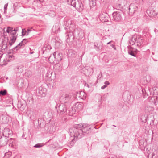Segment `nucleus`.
<instances>
[{
	"label": "nucleus",
	"instance_id": "nucleus-46",
	"mask_svg": "<svg viewBox=\"0 0 158 158\" xmlns=\"http://www.w3.org/2000/svg\"><path fill=\"white\" fill-rule=\"evenodd\" d=\"M3 122V123H5V122Z\"/></svg>",
	"mask_w": 158,
	"mask_h": 158
},
{
	"label": "nucleus",
	"instance_id": "nucleus-16",
	"mask_svg": "<svg viewBox=\"0 0 158 158\" xmlns=\"http://www.w3.org/2000/svg\"><path fill=\"white\" fill-rule=\"evenodd\" d=\"M105 15L104 14H102L100 15L99 16V18L101 20L102 22H106L107 19H106V17H105Z\"/></svg>",
	"mask_w": 158,
	"mask_h": 158
},
{
	"label": "nucleus",
	"instance_id": "nucleus-28",
	"mask_svg": "<svg viewBox=\"0 0 158 158\" xmlns=\"http://www.w3.org/2000/svg\"><path fill=\"white\" fill-rule=\"evenodd\" d=\"M8 3H6V4H5L4 6V12L5 13L6 12V10H7V6H8Z\"/></svg>",
	"mask_w": 158,
	"mask_h": 158
},
{
	"label": "nucleus",
	"instance_id": "nucleus-19",
	"mask_svg": "<svg viewBox=\"0 0 158 158\" xmlns=\"http://www.w3.org/2000/svg\"><path fill=\"white\" fill-rule=\"evenodd\" d=\"M128 53L129 54L134 57H136V53H135L134 51L131 50L128 51Z\"/></svg>",
	"mask_w": 158,
	"mask_h": 158
},
{
	"label": "nucleus",
	"instance_id": "nucleus-2",
	"mask_svg": "<svg viewBox=\"0 0 158 158\" xmlns=\"http://www.w3.org/2000/svg\"><path fill=\"white\" fill-rule=\"evenodd\" d=\"M18 31V27L14 28L10 27H7L6 31L8 33H10V40L9 42V44L10 46H12L15 42L18 35V34H17V33Z\"/></svg>",
	"mask_w": 158,
	"mask_h": 158
},
{
	"label": "nucleus",
	"instance_id": "nucleus-14",
	"mask_svg": "<svg viewBox=\"0 0 158 158\" xmlns=\"http://www.w3.org/2000/svg\"><path fill=\"white\" fill-rule=\"evenodd\" d=\"M8 143H9V146L12 148H14L15 145V140L14 139L11 138L10 139H8Z\"/></svg>",
	"mask_w": 158,
	"mask_h": 158
},
{
	"label": "nucleus",
	"instance_id": "nucleus-13",
	"mask_svg": "<svg viewBox=\"0 0 158 158\" xmlns=\"http://www.w3.org/2000/svg\"><path fill=\"white\" fill-rule=\"evenodd\" d=\"M149 99L150 102L153 103L156 106L158 102V97L154 96L149 97Z\"/></svg>",
	"mask_w": 158,
	"mask_h": 158
},
{
	"label": "nucleus",
	"instance_id": "nucleus-42",
	"mask_svg": "<svg viewBox=\"0 0 158 158\" xmlns=\"http://www.w3.org/2000/svg\"><path fill=\"white\" fill-rule=\"evenodd\" d=\"M87 86L88 87H89V85H87Z\"/></svg>",
	"mask_w": 158,
	"mask_h": 158
},
{
	"label": "nucleus",
	"instance_id": "nucleus-12",
	"mask_svg": "<svg viewBox=\"0 0 158 158\" xmlns=\"http://www.w3.org/2000/svg\"><path fill=\"white\" fill-rule=\"evenodd\" d=\"M12 133V131H10L9 129L6 127L3 130V136L8 138L10 135H11Z\"/></svg>",
	"mask_w": 158,
	"mask_h": 158
},
{
	"label": "nucleus",
	"instance_id": "nucleus-29",
	"mask_svg": "<svg viewBox=\"0 0 158 158\" xmlns=\"http://www.w3.org/2000/svg\"><path fill=\"white\" fill-rule=\"evenodd\" d=\"M155 155L154 153L152 154L151 155L149 154L148 156V158H153V157Z\"/></svg>",
	"mask_w": 158,
	"mask_h": 158
},
{
	"label": "nucleus",
	"instance_id": "nucleus-37",
	"mask_svg": "<svg viewBox=\"0 0 158 158\" xmlns=\"http://www.w3.org/2000/svg\"><path fill=\"white\" fill-rule=\"evenodd\" d=\"M38 1H39L40 2H42L43 0H34V1L35 2H37Z\"/></svg>",
	"mask_w": 158,
	"mask_h": 158
},
{
	"label": "nucleus",
	"instance_id": "nucleus-5",
	"mask_svg": "<svg viewBox=\"0 0 158 158\" xmlns=\"http://www.w3.org/2000/svg\"><path fill=\"white\" fill-rule=\"evenodd\" d=\"M71 5L76 9L82 10L83 5L81 1L78 0H72L71 1Z\"/></svg>",
	"mask_w": 158,
	"mask_h": 158
},
{
	"label": "nucleus",
	"instance_id": "nucleus-40",
	"mask_svg": "<svg viewBox=\"0 0 158 158\" xmlns=\"http://www.w3.org/2000/svg\"><path fill=\"white\" fill-rule=\"evenodd\" d=\"M0 19H1V21L0 22V23H2V19L1 18V15L0 14Z\"/></svg>",
	"mask_w": 158,
	"mask_h": 158
},
{
	"label": "nucleus",
	"instance_id": "nucleus-17",
	"mask_svg": "<svg viewBox=\"0 0 158 158\" xmlns=\"http://www.w3.org/2000/svg\"><path fill=\"white\" fill-rule=\"evenodd\" d=\"M52 49V47L51 46L48 44H45L44 47L43 48V50H47V49L48 50H50Z\"/></svg>",
	"mask_w": 158,
	"mask_h": 158
},
{
	"label": "nucleus",
	"instance_id": "nucleus-8",
	"mask_svg": "<svg viewBox=\"0 0 158 158\" xmlns=\"http://www.w3.org/2000/svg\"><path fill=\"white\" fill-rule=\"evenodd\" d=\"M27 39H24L21 41L17 45L13 48L14 52H16L18 50L21 48H23L25 45L28 42Z\"/></svg>",
	"mask_w": 158,
	"mask_h": 158
},
{
	"label": "nucleus",
	"instance_id": "nucleus-41",
	"mask_svg": "<svg viewBox=\"0 0 158 158\" xmlns=\"http://www.w3.org/2000/svg\"><path fill=\"white\" fill-rule=\"evenodd\" d=\"M69 36V34H68L67 35V36H68L67 39H68V38Z\"/></svg>",
	"mask_w": 158,
	"mask_h": 158
},
{
	"label": "nucleus",
	"instance_id": "nucleus-7",
	"mask_svg": "<svg viewBox=\"0 0 158 158\" xmlns=\"http://www.w3.org/2000/svg\"><path fill=\"white\" fill-rule=\"evenodd\" d=\"M55 107L57 109V113L59 114H63L67 111L65 105L62 103L58 106V108L57 106Z\"/></svg>",
	"mask_w": 158,
	"mask_h": 158
},
{
	"label": "nucleus",
	"instance_id": "nucleus-21",
	"mask_svg": "<svg viewBox=\"0 0 158 158\" xmlns=\"http://www.w3.org/2000/svg\"><path fill=\"white\" fill-rule=\"evenodd\" d=\"M44 128L45 130H46V131L45 132V133H51V132L50 131V130L49 129H50V127H49L48 126H45L44 127Z\"/></svg>",
	"mask_w": 158,
	"mask_h": 158
},
{
	"label": "nucleus",
	"instance_id": "nucleus-24",
	"mask_svg": "<svg viewBox=\"0 0 158 158\" xmlns=\"http://www.w3.org/2000/svg\"><path fill=\"white\" fill-rule=\"evenodd\" d=\"M27 31H26L25 29H22V34L23 36H24L26 34Z\"/></svg>",
	"mask_w": 158,
	"mask_h": 158
},
{
	"label": "nucleus",
	"instance_id": "nucleus-4",
	"mask_svg": "<svg viewBox=\"0 0 158 158\" xmlns=\"http://www.w3.org/2000/svg\"><path fill=\"white\" fill-rule=\"evenodd\" d=\"M122 12L121 10L114 12L112 14L113 20L115 22L121 21L122 19Z\"/></svg>",
	"mask_w": 158,
	"mask_h": 158
},
{
	"label": "nucleus",
	"instance_id": "nucleus-20",
	"mask_svg": "<svg viewBox=\"0 0 158 158\" xmlns=\"http://www.w3.org/2000/svg\"><path fill=\"white\" fill-rule=\"evenodd\" d=\"M7 94V90L6 89L1 90L0 91V96H5Z\"/></svg>",
	"mask_w": 158,
	"mask_h": 158
},
{
	"label": "nucleus",
	"instance_id": "nucleus-30",
	"mask_svg": "<svg viewBox=\"0 0 158 158\" xmlns=\"http://www.w3.org/2000/svg\"><path fill=\"white\" fill-rule=\"evenodd\" d=\"M5 60H3V63H1L0 64L2 65V66H3V65H5L6 64H7V63H6V62L5 61V62H4V61H5Z\"/></svg>",
	"mask_w": 158,
	"mask_h": 158
},
{
	"label": "nucleus",
	"instance_id": "nucleus-10",
	"mask_svg": "<svg viewBox=\"0 0 158 158\" xmlns=\"http://www.w3.org/2000/svg\"><path fill=\"white\" fill-rule=\"evenodd\" d=\"M137 9V7L134 4H131L129 7V14L130 15H132L135 11Z\"/></svg>",
	"mask_w": 158,
	"mask_h": 158
},
{
	"label": "nucleus",
	"instance_id": "nucleus-32",
	"mask_svg": "<svg viewBox=\"0 0 158 158\" xmlns=\"http://www.w3.org/2000/svg\"><path fill=\"white\" fill-rule=\"evenodd\" d=\"M27 32L26 33V35H28L29 32L31 31V30L29 29H27Z\"/></svg>",
	"mask_w": 158,
	"mask_h": 158
},
{
	"label": "nucleus",
	"instance_id": "nucleus-31",
	"mask_svg": "<svg viewBox=\"0 0 158 158\" xmlns=\"http://www.w3.org/2000/svg\"><path fill=\"white\" fill-rule=\"evenodd\" d=\"M78 34H84V32L82 30H80Z\"/></svg>",
	"mask_w": 158,
	"mask_h": 158
},
{
	"label": "nucleus",
	"instance_id": "nucleus-27",
	"mask_svg": "<svg viewBox=\"0 0 158 158\" xmlns=\"http://www.w3.org/2000/svg\"><path fill=\"white\" fill-rule=\"evenodd\" d=\"M43 146L41 144L38 143L35 144L34 147L36 148H40L42 147Z\"/></svg>",
	"mask_w": 158,
	"mask_h": 158
},
{
	"label": "nucleus",
	"instance_id": "nucleus-43",
	"mask_svg": "<svg viewBox=\"0 0 158 158\" xmlns=\"http://www.w3.org/2000/svg\"><path fill=\"white\" fill-rule=\"evenodd\" d=\"M17 69H19V68L18 67H17Z\"/></svg>",
	"mask_w": 158,
	"mask_h": 158
},
{
	"label": "nucleus",
	"instance_id": "nucleus-18",
	"mask_svg": "<svg viewBox=\"0 0 158 158\" xmlns=\"http://www.w3.org/2000/svg\"><path fill=\"white\" fill-rule=\"evenodd\" d=\"M12 153L10 152H8L6 153L5 154L4 158H9L11 156Z\"/></svg>",
	"mask_w": 158,
	"mask_h": 158
},
{
	"label": "nucleus",
	"instance_id": "nucleus-3",
	"mask_svg": "<svg viewBox=\"0 0 158 158\" xmlns=\"http://www.w3.org/2000/svg\"><path fill=\"white\" fill-rule=\"evenodd\" d=\"M143 42V38L141 35H134L129 41L130 44L133 45H135L138 48L142 47V44Z\"/></svg>",
	"mask_w": 158,
	"mask_h": 158
},
{
	"label": "nucleus",
	"instance_id": "nucleus-23",
	"mask_svg": "<svg viewBox=\"0 0 158 158\" xmlns=\"http://www.w3.org/2000/svg\"><path fill=\"white\" fill-rule=\"evenodd\" d=\"M81 96H79V97H80L81 99H84L86 97V96H84L85 93L83 92L81 93Z\"/></svg>",
	"mask_w": 158,
	"mask_h": 158
},
{
	"label": "nucleus",
	"instance_id": "nucleus-45",
	"mask_svg": "<svg viewBox=\"0 0 158 158\" xmlns=\"http://www.w3.org/2000/svg\"><path fill=\"white\" fill-rule=\"evenodd\" d=\"M146 108H148V106H147V107H146Z\"/></svg>",
	"mask_w": 158,
	"mask_h": 158
},
{
	"label": "nucleus",
	"instance_id": "nucleus-1",
	"mask_svg": "<svg viewBox=\"0 0 158 158\" xmlns=\"http://www.w3.org/2000/svg\"><path fill=\"white\" fill-rule=\"evenodd\" d=\"M90 125L88 124H80L77 126L76 127H74L72 129L73 132L72 135H73L74 139L72 140L70 144L73 145L74 141L81 138L86 134L89 133V130L91 129Z\"/></svg>",
	"mask_w": 158,
	"mask_h": 158
},
{
	"label": "nucleus",
	"instance_id": "nucleus-36",
	"mask_svg": "<svg viewBox=\"0 0 158 158\" xmlns=\"http://www.w3.org/2000/svg\"><path fill=\"white\" fill-rule=\"evenodd\" d=\"M19 157L20 156L19 155H16L14 158H19Z\"/></svg>",
	"mask_w": 158,
	"mask_h": 158
},
{
	"label": "nucleus",
	"instance_id": "nucleus-34",
	"mask_svg": "<svg viewBox=\"0 0 158 158\" xmlns=\"http://www.w3.org/2000/svg\"><path fill=\"white\" fill-rule=\"evenodd\" d=\"M107 87V85H103V86L101 87V89H104L105 88H106Z\"/></svg>",
	"mask_w": 158,
	"mask_h": 158
},
{
	"label": "nucleus",
	"instance_id": "nucleus-22",
	"mask_svg": "<svg viewBox=\"0 0 158 158\" xmlns=\"http://www.w3.org/2000/svg\"><path fill=\"white\" fill-rule=\"evenodd\" d=\"M25 75L28 77H31L32 75V73L30 70H28L25 73Z\"/></svg>",
	"mask_w": 158,
	"mask_h": 158
},
{
	"label": "nucleus",
	"instance_id": "nucleus-33",
	"mask_svg": "<svg viewBox=\"0 0 158 158\" xmlns=\"http://www.w3.org/2000/svg\"><path fill=\"white\" fill-rule=\"evenodd\" d=\"M110 46L114 49V50H116V49L115 47V46L114 44H112L110 45Z\"/></svg>",
	"mask_w": 158,
	"mask_h": 158
},
{
	"label": "nucleus",
	"instance_id": "nucleus-6",
	"mask_svg": "<svg viewBox=\"0 0 158 158\" xmlns=\"http://www.w3.org/2000/svg\"><path fill=\"white\" fill-rule=\"evenodd\" d=\"M68 27L69 29V32H72L73 34H74L77 29H76V27L75 23L73 20H71L69 23Z\"/></svg>",
	"mask_w": 158,
	"mask_h": 158
},
{
	"label": "nucleus",
	"instance_id": "nucleus-26",
	"mask_svg": "<svg viewBox=\"0 0 158 158\" xmlns=\"http://www.w3.org/2000/svg\"><path fill=\"white\" fill-rule=\"evenodd\" d=\"M76 105H77V106H78V107H80V109H81L83 107L82 103H81L77 102Z\"/></svg>",
	"mask_w": 158,
	"mask_h": 158
},
{
	"label": "nucleus",
	"instance_id": "nucleus-44",
	"mask_svg": "<svg viewBox=\"0 0 158 158\" xmlns=\"http://www.w3.org/2000/svg\"><path fill=\"white\" fill-rule=\"evenodd\" d=\"M113 126H114V127H116V126L115 125H113Z\"/></svg>",
	"mask_w": 158,
	"mask_h": 158
},
{
	"label": "nucleus",
	"instance_id": "nucleus-11",
	"mask_svg": "<svg viewBox=\"0 0 158 158\" xmlns=\"http://www.w3.org/2000/svg\"><path fill=\"white\" fill-rule=\"evenodd\" d=\"M8 138L5 136H2L0 138V145L4 146L6 145L8 142Z\"/></svg>",
	"mask_w": 158,
	"mask_h": 158
},
{
	"label": "nucleus",
	"instance_id": "nucleus-38",
	"mask_svg": "<svg viewBox=\"0 0 158 158\" xmlns=\"http://www.w3.org/2000/svg\"><path fill=\"white\" fill-rule=\"evenodd\" d=\"M56 52H54L53 53V56L54 57H55V58H56Z\"/></svg>",
	"mask_w": 158,
	"mask_h": 158
},
{
	"label": "nucleus",
	"instance_id": "nucleus-15",
	"mask_svg": "<svg viewBox=\"0 0 158 158\" xmlns=\"http://www.w3.org/2000/svg\"><path fill=\"white\" fill-rule=\"evenodd\" d=\"M119 3L118 5L120 8H123L127 3V1L126 0H119Z\"/></svg>",
	"mask_w": 158,
	"mask_h": 158
},
{
	"label": "nucleus",
	"instance_id": "nucleus-9",
	"mask_svg": "<svg viewBox=\"0 0 158 158\" xmlns=\"http://www.w3.org/2000/svg\"><path fill=\"white\" fill-rule=\"evenodd\" d=\"M71 98L68 94H65L60 97V101L62 103H67L69 102Z\"/></svg>",
	"mask_w": 158,
	"mask_h": 158
},
{
	"label": "nucleus",
	"instance_id": "nucleus-25",
	"mask_svg": "<svg viewBox=\"0 0 158 158\" xmlns=\"http://www.w3.org/2000/svg\"><path fill=\"white\" fill-rule=\"evenodd\" d=\"M9 60H13L14 59V56L13 54L10 55L8 56Z\"/></svg>",
	"mask_w": 158,
	"mask_h": 158
},
{
	"label": "nucleus",
	"instance_id": "nucleus-39",
	"mask_svg": "<svg viewBox=\"0 0 158 158\" xmlns=\"http://www.w3.org/2000/svg\"><path fill=\"white\" fill-rule=\"evenodd\" d=\"M113 42V41H110V42H108L107 43V44H109L110 43H111L112 42Z\"/></svg>",
	"mask_w": 158,
	"mask_h": 158
},
{
	"label": "nucleus",
	"instance_id": "nucleus-35",
	"mask_svg": "<svg viewBox=\"0 0 158 158\" xmlns=\"http://www.w3.org/2000/svg\"><path fill=\"white\" fill-rule=\"evenodd\" d=\"M104 84H105V85H107L110 84V83L108 81H106L105 82Z\"/></svg>",
	"mask_w": 158,
	"mask_h": 158
}]
</instances>
